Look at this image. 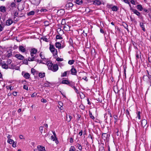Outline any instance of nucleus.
<instances>
[{
	"instance_id": "f257e3e1",
	"label": "nucleus",
	"mask_w": 151,
	"mask_h": 151,
	"mask_svg": "<svg viewBox=\"0 0 151 151\" xmlns=\"http://www.w3.org/2000/svg\"><path fill=\"white\" fill-rule=\"evenodd\" d=\"M50 50L53 54V56H57V51L56 49L55 50L54 46L50 44Z\"/></svg>"
},
{
	"instance_id": "f03ea898",
	"label": "nucleus",
	"mask_w": 151,
	"mask_h": 151,
	"mask_svg": "<svg viewBox=\"0 0 151 151\" xmlns=\"http://www.w3.org/2000/svg\"><path fill=\"white\" fill-rule=\"evenodd\" d=\"M7 65L9 66V68L14 69L15 67V65L12 63V61L11 59H8L6 61Z\"/></svg>"
},
{
	"instance_id": "7ed1b4c3",
	"label": "nucleus",
	"mask_w": 151,
	"mask_h": 151,
	"mask_svg": "<svg viewBox=\"0 0 151 151\" xmlns=\"http://www.w3.org/2000/svg\"><path fill=\"white\" fill-rule=\"evenodd\" d=\"M22 75L23 77L26 79H29L30 77V75L28 73H26L23 71L22 72Z\"/></svg>"
},
{
	"instance_id": "20e7f679",
	"label": "nucleus",
	"mask_w": 151,
	"mask_h": 151,
	"mask_svg": "<svg viewBox=\"0 0 151 151\" xmlns=\"http://www.w3.org/2000/svg\"><path fill=\"white\" fill-rule=\"evenodd\" d=\"M31 57H29L28 58V60L29 61H38V60H37V59H35V58H37V57L36 55H31Z\"/></svg>"
},
{
	"instance_id": "39448f33",
	"label": "nucleus",
	"mask_w": 151,
	"mask_h": 151,
	"mask_svg": "<svg viewBox=\"0 0 151 151\" xmlns=\"http://www.w3.org/2000/svg\"><path fill=\"white\" fill-rule=\"evenodd\" d=\"M58 69V65L56 64H54L53 65L52 67V69L50 70H52L53 72L56 71Z\"/></svg>"
},
{
	"instance_id": "423d86ee",
	"label": "nucleus",
	"mask_w": 151,
	"mask_h": 151,
	"mask_svg": "<svg viewBox=\"0 0 151 151\" xmlns=\"http://www.w3.org/2000/svg\"><path fill=\"white\" fill-rule=\"evenodd\" d=\"M46 64L48 66V69L50 70L52 69V67L53 66V63L49 61H47V62Z\"/></svg>"
},
{
	"instance_id": "0eeeda50",
	"label": "nucleus",
	"mask_w": 151,
	"mask_h": 151,
	"mask_svg": "<svg viewBox=\"0 0 151 151\" xmlns=\"http://www.w3.org/2000/svg\"><path fill=\"white\" fill-rule=\"evenodd\" d=\"M13 23V20L11 19H9L6 22V25L7 26L10 25Z\"/></svg>"
},
{
	"instance_id": "6e6552de",
	"label": "nucleus",
	"mask_w": 151,
	"mask_h": 151,
	"mask_svg": "<svg viewBox=\"0 0 151 151\" xmlns=\"http://www.w3.org/2000/svg\"><path fill=\"white\" fill-rule=\"evenodd\" d=\"M37 52V49L33 48L31 49L30 51V55H34Z\"/></svg>"
},
{
	"instance_id": "1a4fd4ad",
	"label": "nucleus",
	"mask_w": 151,
	"mask_h": 151,
	"mask_svg": "<svg viewBox=\"0 0 151 151\" xmlns=\"http://www.w3.org/2000/svg\"><path fill=\"white\" fill-rule=\"evenodd\" d=\"M15 57L19 60H22L24 58V57L20 54H17L15 55Z\"/></svg>"
},
{
	"instance_id": "9d476101",
	"label": "nucleus",
	"mask_w": 151,
	"mask_h": 151,
	"mask_svg": "<svg viewBox=\"0 0 151 151\" xmlns=\"http://www.w3.org/2000/svg\"><path fill=\"white\" fill-rule=\"evenodd\" d=\"M71 74L72 75H76L77 73V71L76 69L73 67L70 70Z\"/></svg>"
},
{
	"instance_id": "9b49d317",
	"label": "nucleus",
	"mask_w": 151,
	"mask_h": 151,
	"mask_svg": "<svg viewBox=\"0 0 151 151\" xmlns=\"http://www.w3.org/2000/svg\"><path fill=\"white\" fill-rule=\"evenodd\" d=\"M38 150L39 151H45V147L40 145H38L37 146Z\"/></svg>"
},
{
	"instance_id": "f8f14e48",
	"label": "nucleus",
	"mask_w": 151,
	"mask_h": 151,
	"mask_svg": "<svg viewBox=\"0 0 151 151\" xmlns=\"http://www.w3.org/2000/svg\"><path fill=\"white\" fill-rule=\"evenodd\" d=\"M51 139L53 141H55V142L56 144H58V141L56 137L53 136H52L51 137Z\"/></svg>"
},
{
	"instance_id": "ddd939ff",
	"label": "nucleus",
	"mask_w": 151,
	"mask_h": 151,
	"mask_svg": "<svg viewBox=\"0 0 151 151\" xmlns=\"http://www.w3.org/2000/svg\"><path fill=\"white\" fill-rule=\"evenodd\" d=\"M93 4L95 5H99L101 4V2L99 0H95L93 2Z\"/></svg>"
},
{
	"instance_id": "4468645a",
	"label": "nucleus",
	"mask_w": 151,
	"mask_h": 151,
	"mask_svg": "<svg viewBox=\"0 0 151 151\" xmlns=\"http://www.w3.org/2000/svg\"><path fill=\"white\" fill-rule=\"evenodd\" d=\"M73 5V4L71 3H67L65 5V8L66 9L70 8L72 7Z\"/></svg>"
},
{
	"instance_id": "2eb2a0df",
	"label": "nucleus",
	"mask_w": 151,
	"mask_h": 151,
	"mask_svg": "<svg viewBox=\"0 0 151 151\" xmlns=\"http://www.w3.org/2000/svg\"><path fill=\"white\" fill-rule=\"evenodd\" d=\"M6 11V9L5 6H0V11L2 12H5Z\"/></svg>"
},
{
	"instance_id": "dca6fc26",
	"label": "nucleus",
	"mask_w": 151,
	"mask_h": 151,
	"mask_svg": "<svg viewBox=\"0 0 151 151\" xmlns=\"http://www.w3.org/2000/svg\"><path fill=\"white\" fill-rule=\"evenodd\" d=\"M63 29L65 31H68L70 30V27L67 24H65L63 27Z\"/></svg>"
},
{
	"instance_id": "f3484780",
	"label": "nucleus",
	"mask_w": 151,
	"mask_h": 151,
	"mask_svg": "<svg viewBox=\"0 0 151 151\" xmlns=\"http://www.w3.org/2000/svg\"><path fill=\"white\" fill-rule=\"evenodd\" d=\"M147 123V122L146 120L144 119L142 120L141 122V124L143 127H145Z\"/></svg>"
},
{
	"instance_id": "a211bd4d",
	"label": "nucleus",
	"mask_w": 151,
	"mask_h": 151,
	"mask_svg": "<svg viewBox=\"0 0 151 151\" xmlns=\"http://www.w3.org/2000/svg\"><path fill=\"white\" fill-rule=\"evenodd\" d=\"M19 50L23 52H24L26 51V50L24 47L22 45L19 46Z\"/></svg>"
},
{
	"instance_id": "6ab92c4d",
	"label": "nucleus",
	"mask_w": 151,
	"mask_h": 151,
	"mask_svg": "<svg viewBox=\"0 0 151 151\" xmlns=\"http://www.w3.org/2000/svg\"><path fill=\"white\" fill-rule=\"evenodd\" d=\"M1 67L2 68L5 69H7L9 68V66L8 65H7L6 63L2 64H1Z\"/></svg>"
},
{
	"instance_id": "aec40b11",
	"label": "nucleus",
	"mask_w": 151,
	"mask_h": 151,
	"mask_svg": "<svg viewBox=\"0 0 151 151\" xmlns=\"http://www.w3.org/2000/svg\"><path fill=\"white\" fill-rule=\"evenodd\" d=\"M110 7L111 8L112 10L114 11H117L119 9L118 7L115 6H114L112 7Z\"/></svg>"
},
{
	"instance_id": "412c9836",
	"label": "nucleus",
	"mask_w": 151,
	"mask_h": 151,
	"mask_svg": "<svg viewBox=\"0 0 151 151\" xmlns=\"http://www.w3.org/2000/svg\"><path fill=\"white\" fill-rule=\"evenodd\" d=\"M137 8L140 11H142L143 10V8L142 6V5L140 4L138 5L137 6Z\"/></svg>"
},
{
	"instance_id": "4be33fe9",
	"label": "nucleus",
	"mask_w": 151,
	"mask_h": 151,
	"mask_svg": "<svg viewBox=\"0 0 151 151\" xmlns=\"http://www.w3.org/2000/svg\"><path fill=\"white\" fill-rule=\"evenodd\" d=\"M61 83L63 84L68 85L70 83V82L68 80H64L62 81Z\"/></svg>"
},
{
	"instance_id": "5701e85b",
	"label": "nucleus",
	"mask_w": 151,
	"mask_h": 151,
	"mask_svg": "<svg viewBox=\"0 0 151 151\" xmlns=\"http://www.w3.org/2000/svg\"><path fill=\"white\" fill-rule=\"evenodd\" d=\"M55 46L57 48L60 49L61 47V44L59 42H56L55 43Z\"/></svg>"
},
{
	"instance_id": "b1692460",
	"label": "nucleus",
	"mask_w": 151,
	"mask_h": 151,
	"mask_svg": "<svg viewBox=\"0 0 151 151\" xmlns=\"http://www.w3.org/2000/svg\"><path fill=\"white\" fill-rule=\"evenodd\" d=\"M133 12L134 14H136L138 16H140V13L139 12H138L137 10H133Z\"/></svg>"
},
{
	"instance_id": "393cba45",
	"label": "nucleus",
	"mask_w": 151,
	"mask_h": 151,
	"mask_svg": "<svg viewBox=\"0 0 151 151\" xmlns=\"http://www.w3.org/2000/svg\"><path fill=\"white\" fill-rule=\"evenodd\" d=\"M33 4L36 5H38L40 2V0H34L33 1Z\"/></svg>"
},
{
	"instance_id": "a878e982",
	"label": "nucleus",
	"mask_w": 151,
	"mask_h": 151,
	"mask_svg": "<svg viewBox=\"0 0 151 151\" xmlns=\"http://www.w3.org/2000/svg\"><path fill=\"white\" fill-rule=\"evenodd\" d=\"M45 73H40L39 74V76L41 78H43L45 76Z\"/></svg>"
},
{
	"instance_id": "bb28decb",
	"label": "nucleus",
	"mask_w": 151,
	"mask_h": 151,
	"mask_svg": "<svg viewBox=\"0 0 151 151\" xmlns=\"http://www.w3.org/2000/svg\"><path fill=\"white\" fill-rule=\"evenodd\" d=\"M76 4L78 5H81L83 3L82 0H76Z\"/></svg>"
},
{
	"instance_id": "cd10ccee",
	"label": "nucleus",
	"mask_w": 151,
	"mask_h": 151,
	"mask_svg": "<svg viewBox=\"0 0 151 151\" xmlns=\"http://www.w3.org/2000/svg\"><path fill=\"white\" fill-rule=\"evenodd\" d=\"M140 26L142 28V30L144 32L145 31V27L143 24V23H140Z\"/></svg>"
},
{
	"instance_id": "c85d7f7f",
	"label": "nucleus",
	"mask_w": 151,
	"mask_h": 151,
	"mask_svg": "<svg viewBox=\"0 0 151 151\" xmlns=\"http://www.w3.org/2000/svg\"><path fill=\"white\" fill-rule=\"evenodd\" d=\"M123 26L125 29H127V31H129L128 29V25L126 23H123Z\"/></svg>"
},
{
	"instance_id": "c756f323",
	"label": "nucleus",
	"mask_w": 151,
	"mask_h": 151,
	"mask_svg": "<svg viewBox=\"0 0 151 151\" xmlns=\"http://www.w3.org/2000/svg\"><path fill=\"white\" fill-rule=\"evenodd\" d=\"M75 62V60H69L68 61V64L69 65H71L74 63Z\"/></svg>"
},
{
	"instance_id": "7c9ffc66",
	"label": "nucleus",
	"mask_w": 151,
	"mask_h": 151,
	"mask_svg": "<svg viewBox=\"0 0 151 151\" xmlns=\"http://www.w3.org/2000/svg\"><path fill=\"white\" fill-rule=\"evenodd\" d=\"M14 140L11 139H8L7 140L8 143H9L10 144H12L13 143H14Z\"/></svg>"
},
{
	"instance_id": "2f4dec72",
	"label": "nucleus",
	"mask_w": 151,
	"mask_h": 151,
	"mask_svg": "<svg viewBox=\"0 0 151 151\" xmlns=\"http://www.w3.org/2000/svg\"><path fill=\"white\" fill-rule=\"evenodd\" d=\"M102 137L103 138L106 139L108 137V135L106 133H103L102 134Z\"/></svg>"
},
{
	"instance_id": "473e14b6",
	"label": "nucleus",
	"mask_w": 151,
	"mask_h": 151,
	"mask_svg": "<svg viewBox=\"0 0 151 151\" xmlns=\"http://www.w3.org/2000/svg\"><path fill=\"white\" fill-rule=\"evenodd\" d=\"M56 38L57 39H62V37L60 35H57L56 36Z\"/></svg>"
},
{
	"instance_id": "72a5a7b5",
	"label": "nucleus",
	"mask_w": 151,
	"mask_h": 151,
	"mask_svg": "<svg viewBox=\"0 0 151 151\" xmlns=\"http://www.w3.org/2000/svg\"><path fill=\"white\" fill-rule=\"evenodd\" d=\"M89 115L90 117L92 119H95V118L94 117V116L92 115V113L90 111H89Z\"/></svg>"
},
{
	"instance_id": "f704fd0d",
	"label": "nucleus",
	"mask_w": 151,
	"mask_h": 151,
	"mask_svg": "<svg viewBox=\"0 0 151 151\" xmlns=\"http://www.w3.org/2000/svg\"><path fill=\"white\" fill-rule=\"evenodd\" d=\"M114 122L115 123L117 121L118 116L116 115H114Z\"/></svg>"
},
{
	"instance_id": "c9c22d12",
	"label": "nucleus",
	"mask_w": 151,
	"mask_h": 151,
	"mask_svg": "<svg viewBox=\"0 0 151 151\" xmlns=\"http://www.w3.org/2000/svg\"><path fill=\"white\" fill-rule=\"evenodd\" d=\"M4 27L3 24H0V32L3 31Z\"/></svg>"
},
{
	"instance_id": "e433bc0d",
	"label": "nucleus",
	"mask_w": 151,
	"mask_h": 151,
	"mask_svg": "<svg viewBox=\"0 0 151 151\" xmlns=\"http://www.w3.org/2000/svg\"><path fill=\"white\" fill-rule=\"evenodd\" d=\"M75 150V148L73 146H71L70 147L69 151H74Z\"/></svg>"
},
{
	"instance_id": "4c0bfd02",
	"label": "nucleus",
	"mask_w": 151,
	"mask_h": 151,
	"mask_svg": "<svg viewBox=\"0 0 151 151\" xmlns=\"http://www.w3.org/2000/svg\"><path fill=\"white\" fill-rule=\"evenodd\" d=\"M35 14V12L34 11H31L30 12H29L28 13V15L30 16V15H33Z\"/></svg>"
},
{
	"instance_id": "58836bf2",
	"label": "nucleus",
	"mask_w": 151,
	"mask_h": 151,
	"mask_svg": "<svg viewBox=\"0 0 151 151\" xmlns=\"http://www.w3.org/2000/svg\"><path fill=\"white\" fill-rule=\"evenodd\" d=\"M99 151H105L104 147L102 146L100 147L99 148Z\"/></svg>"
},
{
	"instance_id": "ea45409f",
	"label": "nucleus",
	"mask_w": 151,
	"mask_h": 151,
	"mask_svg": "<svg viewBox=\"0 0 151 151\" xmlns=\"http://www.w3.org/2000/svg\"><path fill=\"white\" fill-rule=\"evenodd\" d=\"M16 4L15 3L13 2L11 3L10 5V6L11 7L13 8L15 7V6Z\"/></svg>"
},
{
	"instance_id": "a19ab883",
	"label": "nucleus",
	"mask_w": 151,
	"mask_h": 151,
	"mask_svg": "<svg viewBox=\"0 0 151 151\" xmlns=\"http://www.w3.org/2000/svg\"><path fill=\"white\" fill-rule=\"evenodd\" d=\"M36 71V70L34 68H32L31 70V73L33 75H35V73Z\"/></svg>"
},
{
	"instance_id": "79ce46f5",
	"label": "nucleus",
	"mask_w": 151,
	"mask_h": 151,
	"mask_svg": "<svg viewBox=\"0 0 151 151\" xmlns=\"http://www.w3.org/2000/svg\"><path fill=\"white\" fill-rule=\"evenodd\" d=\"M140 114V111H139V112H138L137 113V117H138V119H140V118H141Z\"/></svg>"
},
{
	"instance_id": "37998d69",
	"label": "nucleus",
	"mask_w": 151,
	"mask_h": 151,
	"mask_svg": "<svg viewBox=\"0 0 151 151\" xmlns=\"http://www.w3.org/2000/svg\"><path fill=\"white\" fill-rule=\"evenodd\" d=\"M18 13L17 12H15L14 13V18H16V17L18 16Z\"/></svg>"
},
{
	"instance_id": "c03bdc74",
	"label": "nucleus",
	"mask_w": 151,
	"mask_h": 151,
	"mask_svg": "<svg viewBox=\"0 0 151 151\" xmlns=\"http://www.w3.org/2000/svg\"><path fill=\"white\" fill-rule=\"evenodd\" d=\"M68 116H69V118H68V117L67 116V120L68 121V122L70 121L71 119L72 118V117H71V116L69 115Z\"/></svg>"
},
{
	"instance_id": "a18cd8bd",
	"label": "nucleus",
	"mask_w": 151,
	"mask_h": 151,
	"mask_svg": "<svg viewBox=\"0 0 151 151\" xmlns=\"http://www.w3.org/2000/svg\"><path fill=\"white\" fill-rule=\"evenodd\" d=\"M77 146L78 147V149L80 150L81 151L82 150V146L81 145H80L79 144H78V145H77Z\"/></svg>"
},
{
	"instance_id": "49530a36",
	"label": "nucleus",
	"mask_w": 151,
	"mask_h": 151,
	"mask_svg": "<svg viewBox=\"0 0 151 151\" xmlns=\"http://www.w3.org/2000/svg\"><path fill=\"white\" fill-rule=\"evenodd\" d=\"M58 104L60 106V108H61L63 105V103L61 101H59L58 102Z\"/></svg>"
},
{
	"instance_id": "de8ad7c7",
	"label": "nucleus",
	"mask_w": 151,
	"mask_h": 151,
	"mask_svg": "<svg viewBox=\"0 0 151 151\" xmlns=\"http://www.w3.org/2000/svg\"><path fill=\"white\" fill-rule=\"evenodd\" d=\"M67 74L66 72L65 71L61 75V77H63L66 76L67 75Z\"/></svg>"
},
{
	"instance_id": "09e8293b",
	"label": "nucleus",
	"mask_w": 151,
	"mask_h": 151,
	"mask_svg": "<svg viewBox=\"0 0 151 151\" xmlns=\"http://www.w3.org/2000/svg\"><path fill=\"white\" fill-rule=\"evenodd\" d=\"M43 126H40V132L41 133H42V131L43 130Z\"/></svg>"
},
{
	"instance_id": "8fccbe9b",
	"label": "nucleus",
	"mask_w": 151,
	"mask_h": 151,
	"mask_svg": "<svg viewBox=\"0 0 151 151\" xmlns=\"http://www.w3.org/2000/svg\"><path fill=\"white\" fill-rule=\"evenodd\" d=\"M23 63L26 65H28V60H23Z\"/></svg>"
},
{
	"instance_id": "3c124183",
	"label": "nucleus",
	"mask_w": 151,
	"mask_h": 151,
	"mask_svg": "<svg viewBox=\"0 0 151 151\" xmlns=\"http://www.w3.org/2000/svg\"><path fill=\"white\" fill-rule=\"evenodd\" d=\"M63 60L62 58H60L59 57L58 58L56 59V60L58 61H61Z\"/></svg>"
},
{
	"instance_id": "603ef678",
	"label": "nucleus",
	"mask_w": 151,
	"mask_h": 151,
	"mask_svg": "<svg viewBox=\"0 0 151 151\" xmlns=\"http://www.w3.org/2000/svg\"><path fill=\"white\" fill-rule=\"evenodd\" d=\"M80 107L81 108V109L82 110L84 109L85 107L83 105L81 104L80 106Z\"/></svg>"
},
{
	"instance_id": "864d4df0",
	"label": "nucleus",
	"mask_w": 151,
	"mask_h": 151,
	"mask_svg": "<svg viewBox=\"0 0 151 151\" xmlns=\"http://www.w3.org/2000/svg\"><path fill=\"white\" fill-rule=\"evenodd\" d=\"M40 56L42 59H45V56L42 54L41 53L40 54Z\"/></svg>"
},
{
	"instance_id": "5fc2aeb1",
	"label": "nucleus",
	"mask_w": 151,
	"mask_h": 151,
	"mask_svg": "<svg viewBox=\"0 0 151 151\" xmlns=\"http://www.w3.org/2000/svg\"><path fill=\"white\" fill-rule=\"evenodd\" d=\"M41 101L42 102L45 103L47 102V101L46 99H42L41 100Z\"/></svg>"
},
{
	"instance_id": "6e6d98bb",
	"label": "nucleus",
	"mask_w": 151,
	"mask_h": 151,
	"mask_svg": "<svg viewBox=\"0 0 151 151\" xmlns=\"http://www.w3.org/2000/svg\"><path fill=\"white\" fill-rule=\"evenodd\" d=\"M65 19H63L62 20L61 24L63 25L65 23Z\"/></svg>"
},
{
	"instance_id": "4d7b16f0",
	"label": "nucleus",
	"mask_w": 151,
	"mask_h": 151,
	"mask_svg": "<svg viewBox=\"0 0 151 151\" xmlns=\"http://www.w3.org/2000/svg\"><path fill=\"white\" fill-rule=\"evenodd\" d=\"M23 88L27 90H28V87L26 85H24L23 86Z\"/></svg>"
},
{
	"instance_id": "13d9d810",
	"label": "nucleus",
	"mask_w": 151,
	"mask_h": 151,
	"mask_svg": "<svg viewBox=\"0 0 151 151\" xmlns=\"http://www.w3.org/2000/svg\"><path fill=\"white\" fill-rule=\"evenodd\" d=\"M37 96V93H34L33 94H32V95L31 97H34L36 96Z\"/></svg>"
},
{
	"instance_id": "bf43d9fd",
	"label": "nucleus",
	"mask_w": 151,
	"mask_h": 151,
	"mask_svg": "<svg viewBox=\"0 0 151 151\" xmlns=\"http://www.w3.org/2000/svg\"><path fill=\"white\" fill-rule=\"evenodd\" d=\"M126 115H129V116L130 115V113L129 111L127 109L126 111Z\"/></svg>"
},
{
	"instance_id": "052dcab7",
	"label": "nucleus",
	"mask_w": 151,
	"mask_h": 151,
	"mask_svg": "<svg viewBox=\"0 0 151 151\" xmlns=\"http://www.w3.org/2000/svg\"><path fill=\"white\" fill-rule=\"evenodd\" d=\"M16 144H17V143H15L14 142V143H13L12 144V147H16Z\"/></svg>"
},
{
	"instance_id": "680f3d73",
	"label": "nucleus",
	"mask_w": 151,
	"mask_h": 151,
	"mask_svg": "<svg viewBox=\"0 0 151 151\" xmlns=\"http://www.w3.org/2000/svg\"><path fill=\"white\" fill-rule=\"evenodd\" d=\"M123 1L126 3L129 4V2L128 0H123Z\"/></svg>"
},
{
	"instance_id": "e2e57ef3",
	"label": "nucleus",
	"mask_w": 151,
	"mask_h": 151,
	"mask_svg": "<svg viewBox=\"0 0 151 151\" xmlns=\"http://www.w3.org/2000/svg\"><path fill=\"white\" fill-rule=\"evenodd\" d=\"M17 92L14 91L13 92L12 94L14 96H16L17 95Z\"/></svg>"
},
{
	"instance_id": "0e129e2a",
	"label": "nucleus",
	"mask_w": 151,
	"mask_h": 151,
	"mask_svg": "<svg viewBox=\"0 0 151 151\" xmlns=\"http://www.w3.org/2000/svg\"><path fill=\"white\" fill-rule=\"evenodd\" d=\"M131 4H134L135 3L134 0H129Z\"/></svg>"
},
{
	"instance_id": "69168bd1",
	"label": "nucleus",
	"mask_w": 151,
	"mask_h": 151,
	"mask_svg": "<svg viewBox=\"0 0 151 151\" xmlns=\"http://www.w3.org/2000/svg\"><path fill=\"white\" fill-rule=\"evenodd\" d=\"M43 40L44 41H46V42H48V40L46 38H43Z\"/></svg>"
},
{
	"instance_id": "338daca9",
	"label": "nucleus",
	"mask_w": 151,
	"mask_h": 151,
	"mask_svg": "<svg viewBox=\"0 0 151 151\" xmlns=\"http://www.w3.org/2000/svg\"><path fill=\"white\" fill-rule=\"evenodd\" d=\"M147 72L148 75V76H151V72L149 73V71L147 70Z\"/></svg>"
},
{
	"instance_id": "774afa93",
	"label": "nucleus",
	"mask_w": 151,
	"mask_h": 151,
	"mask_svg": "<svg viewBox=\"0 0 151 151\" xmlns=\"http://www.w3.org/2000/svg\"><path fill=\"white\" fill-rule=\"evenodd\" d=\"M79 134L80 135V136L82 135L83 134V131L81 130V131L79 133Z\"/></svg>"
}]
</instances>
